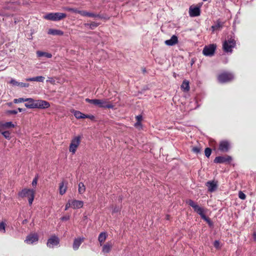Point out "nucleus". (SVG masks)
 <instances>
[{"instance_id":"obj_1","label":"nucleus","mask_w":256,"mask_h":256,"mask_svg":"<svg viewBox=\"0 0 256 256\" xmlns=\"http://www.w3.org/2000/svg\"><path fill=\"white\" fill-rule=\"evenodd\" d=\"M86 101L89 104L100 108H114V105L110 102L108 99L86 98Z\"/></svg>"},{"instance_id":"obj_2","label":"nucleus","mask_w":256,"mask_h":256,"mask_svg":"<svg viewBox=\"0 0 256 256\" xmlns=\"http://www.w3.org/2000/svg\"><path fill=\"white\" fill-rule=\"evenodd\" d=\"M35 192V190L33 189L24 188L20 190L18 194L20 197L22 198L26 197L29 204L31 205L34 198Z\"/></svg>"},{"instance_id":"obj_3","label":"nucleus","mask_w":256,"mask_h":256,"mask_svg":"<svg viewBox=\"0 0 256 256\" xmlns=\"http://www.w3.org/2000/svg\"><path fill=\"white\" fill-rule=\"evenodd\" d=\"M66 14L62 12H51L48 14L44 16V18L47 20L52 21H58L64 18Z\"/></svg>"},{"instance_id":"obj_4","label":"nucleus","mask_w":256,"mask_h":256,"mask_svg":"<svg viewBox=\"0 0 256 256\" xmlns=\"http://www.w3.org/2000/svg\"><path fill=\"white\" fill-rule=\"evenodd\" d=\"M236 46V40L234 38H230L224 40L223 42L222 48L224 52H232V49Z\"/></svg>"},{"instance_id":"obj_5","label":"nucleus","mask_w":256,"mask_h":256,"mask_svg":"<svg viewBox=\"0 0 256 256\" xmlns=\"http://www.w3.org/2000/svg\"><path fill=\"white\" fill-rule=\"evenodd\" d=\"M81 140L80 136H76L74 137L70 143L69 151L72 154H74L78 147Z\"/></svg>"},{"instance_id":"obj_6","label":"nucleus","mask_w":256,"mask_h":256,"mask_svg":"<svg viewBox=\"0 0 256 256\" xmlns=\"http://www.w3.org/2000/svg\"><path fill=\"white\" fill-rule=\"evenodd\" d=\"M216 47V45L214 44L206 46L204 48L202 53L206 56H212L214 54Z\"/></svg>"},{"instance_id":"obj_7","label":"nucleus","mask_w":256,"mask_h":256,"mask_svg":"<svg viewBox=\"0 0 256 256\" xmlns=\"http://www.w3.org/2000/svg\"><path fill=\"white\" fill-rule=\"evenodd\" d=\"M234 78V76L231 73L224 72L220 74L218 76L219 82L224 83L230 81Z\"/></svg>"},{"instance_id":"obj_8","label":"nucleus","mask_w":256,"mask_h":256,"mask_svg":"<svg viewBox=\"0 0 256 256\" xmlns=\"http://www.w3.org/2000/svg\"><path fill=\"white\" fill-rule=\"evenodd\" d=\"M60 240L56 236H52L48 239L46 245L50 248H54L58 246Z\"/></svg>"},{"instance_id":"obj_9","label":"nucleus","mask_w":256,"mask_h":256,"mask_svg":"<svg viewBox=\"0 0 256 256\" xmlns=\"http://www.w3.org/2000/svg\"><path fill=\"white\" fill-rule=\"evenodd\" d=\"M38 236L36 233L30 234L26 236L24 242L28 244H32L38 242Z\"/></svg>"},{"instance_id":"obj_10","label":"nucleus","mask_w":256,"mask_h":256,"mask_svg":"<svg viewBox=\"0 0 256 256\" xmlns=\"http://www.w3.org/2000/svg\"><path fill=\"white\" fill-rule=\"evenodd\" d=\"M50 106V104L47 101L42 100H36V108L45 109Z\"/></svg>"},{"instance_id":"obj_11","label":"nucleus","mask_w":256,"mask_h":256,"mask_svg":"<svg viewBox=\"0 0 256 256\" xmlns=\"http://www.w3.org/2000/svg\"><path fill=\"white\" fill-rule=\"evenodd\" d=\"M71 202L72 208L73 209H79L82 208L84 206V202L76 199L70 200Z\"/></svg>"},{"instance_id":"obj_12","label":"nucleus","mask_w":256,"mask_h":256,"mask_svg":"<svg viewBox=\"0 0 256 256\" xmlns=\"http://www.w3.org/2000/svg\"><path fill=\"white\" fill-rule=\"evenodd\" d=\"M232 158L229 156H217L215 158L214 162L216 163H224L226 162H230Z\"/></svg>"},{"instance_id":"obj_13","label":"nucleus","mask_w":256,"mask_h":256,"mask_svg":"<svg viewBox=\"0 0 256 256\" xmlns=\"http://www.w3.org/2000/svg\"><path fill=\"white\" fill-rule=\"evenodd\" d=\"M102 252L104 254H108L113 246V244L112 242H108L105 244H102Z\"/></svg>"},{"instance_id":"obj_14","label":"nucleus","mask_w":256,"mask_h":256,"mask_svg":"<svg viewBox=\"0 0 256 256\" xmlns=\"http://www.w3.org/2000/svg\"><path fill=\"white\" fill-rule=\"evenodd\" d=\"M36 100L32 98H27L24 106L28 108H36Z\"/></svg>"},{"instance_id":"obj_15","label":"nucleus","mask_w":256,"mask_h":256,"mask_svg":"<svg viewBox=\"0 0 256 256\" xmlns=\"http://www.w3.org/2000/svg\"><path fill=\"white\" fill-rule=\"evenodd\" d=\"M230 148V144L226 140L222 141L219 146V149L220 151L226 152Z\"/></svg>"},{"instance_id":"obj_16","label":"nucleus","mask_w":256,"mask_h":256,"mask_svg":"<svg viewBox=\"0 0 256 256\" xmlns=\"http://www.w3.org/2000/svg\"><path fill=\"white\" fill-rule=\"evenodd\" d=\"M189 14L190 16H196L200 14V7L191 6L189 10Z\"/></svg>"},{"instance_id":"obj_17","label":"nucleus","mask_w":256,"mask_h":256,"mask_svg":"<svg viewBox=\"0 0 256 256\" xmlns=\"http://www.w3.org/2000/svg\"><path fill=\"white\" fill-rule=\"evenodd\" d=\"M206 186L208 188V190L210 192L215 191L218 188L217 182L214 180L209 181L206 182Z\"/></svg>"},{"instance_id":"obj_18","label":"nucleus","mask_w":256,"mask_h":256,"mask_svg":"<svg viewBox=\"0 0 256 256\" xmlns=\"http://www.w3.org/2000/svg\"><path fill=\"white\" fill-rule=\"evenodd\" d=\"M84 237H80L75 238L74 241L72 244V248L74 250H78L82 243L84 240Z\"/></svg>"},{"instance_id":"obj_19","label":"nucleus","mask_w":256,"mask_h":256,"mask_svg":"<svg viewBox=\"0 0 256 256\" xmlns=\"http://www.w3.org/2000/svg\"><path fill=\"white\" fill-rule=\"evenodd\" d=\"M15 126V124H14L12 122H0V132L2 130L7 129V128H13Z\"/></svg>"},{"instance_id":"obj_20","label":"nucleus","mask_w":256,"mask_h":256,"mask_svg":"<svg viewBox=\"0 0 256 256\" xmlns=\"http://www.w3.org/2000/svg\"><path fill=\"white\" fill-rule=\"evenodd\" d=\"M178 42V37L174 35L172 36L170 40H166L164 44L169 46L175 45Z\"/></svg>"},{"instance_id":"obj_21","label":"nucleus","mask_w":256,"mask_h":256,"mask_svg":"<svg viewBox=\"0 0 256 256\" xmlns=\"http://www.w3.org/2000/svg\"><path fill=\"white\" fill-rule=\"evenodd\" d=\"M48 34L53 36H62L63 35L64 32L59 30L50 28L48 30Z\"/></svg>"},{"instance_id":"obj_22","label":"nucleus","mask_w":256,"mask_h":256,"mask_svg":"<svg viewBox=\"0 0 256 256\" xmlns=\"http://www.w3.org/2000/svg\"><path fill=\"white\" fill-rule=\"evenodd\" d=\"M44 77L42 76H38L34 78H27L26 80L27 82H43L44 80Z\"/></svg>"},{"instance_id":"obj_23","label":"nucleus","mask_w":256,"mask_h":256,"mask_svg":"<svg viewBox=\"0 0 256 256\" xmlns=\"http://www.w3.org/2000/svg\"><path fill=\"white\" fill-rule=\"evenodd\" d=\"M181 88L184 92H188L190 90L189 82L187 80H184L181 85Z\"/></svg>"},{"instance_id":"obj_24","label":"nucleus","mask_w":256,"mask_h":256,"mask_svg":"<svg viewBox=\"0 0 256 256\" xmlns=\"http://www.w3.org/2000/svg\"><path fill=\"white\" fill-rule=\"evenodd\" d=\"M107 234L106 232H101L98 238V240L100 242V246H102V243L106 240L107 238Z\"/></svg>"},{"instance_id":"obj_25","label":"nucleus","mask_w":256,"mask_h":256,"mask_svg":"<svg viewBox=\"0 0 256 256\" xmlns=\"http://www.w3.org/2000/svg\"><path fill=\"white\" fill-rule=\"evenodd\" d=\"M71 112L74 114V116L78 119L84 118V114L80 111L72 110Z\"/></svg>"},{"instance_id":"obj_26","label":"nucleus","mask_w":256,"mask_h":256,"mask_svg":"<svg viewBox=\"0 0 256 256\" xmlns=\"http://www.w3.org/2000/svg\"><path fill=\"white\" fill-rule=\"evenodd\" d=\"M36 55L38 57L44 56L47 58H51L52 57L51 54L39 50L36 52Z\"/></svg>"},{"instance_id":"obj_27","label":"nucleus","mask_w":256,"mask_h":256,"mask_svg":"<svg viewBox=\"0 0 256 256\" xmlns=\"http://www.w3.org/2000/svg\"><path fill=\"white\" fill-rule=\"evenodd\" d=\"M59 190L60 194L61 195L64 194L66 192V186L64 184V182H62L60 184Z\"/></svg>"},{"instance_id":"obj_28","label":"nucleus","mask_w":256,"mask_h":256,"mask_svg":"<svg viewBox=\"0 0 256 256\" xmlns=\"http://www.w3.org/2000/svg\"><path fill=\"white\" fill-rule=\"evenodd\" d=\"M86 188L82 182H80L78 184V192L80 194H83L85 192Z\"/></svg>"},{"instance_id":"obj_29","label":"nucleus","mask_w":256,"mask_h":256,"mask_svg":"<svg viewBox=\"0 0 256 256\" xmlns=\"http://www.w3.org/2000/svg\"><path fill=\"white\" fill-rule=\"evenodd\" d=\"M2 135L6 139L10 140V133L8 131H4L2 132Z\"/></svg>"},{"instance_id":"obj_30","label":"nucleus","mask_w":256,"mask_h":256,"mask_svg":"<svg viewBox=\"0 0 256 256\" xmlns=\"http://www.w3.org/2000/svg\"><path fill=\"white\" fill-rule=\"evenodd\" d=\"M222 25L220 22L216 23L215 25L212 26V28L213 31L219 30L220 28H222Z\"/></svg>"},{"instance_id":"obj_31","label":"nucleus","mask_w":256,"mask_h":256,"mask_svg":"<svg viewBox=\"0 0 256 256\" xmlns=\"http://www.w3.org/2000/svg\"><path fill=\"white\" fill-rule=\"evenodd\" d=\"M26 98H16L14 100V102L15 104L26 102Z\"/></svg>"},{"instance_id":"obj_32","label":"nucleus","mask_w":256,"mask_h":256,"mask_svg":"<svg viewBox=\"0 0 256 256\" xmlns=\"http://www.w3.org/2000/svg\"><path fill=\"white\" fill-rule=\"evenodd\" d=\"M5 232V224L4 222L0 223V232L4 233Z\"/></svg>"},{"instance_id":"obj_33","label":"nucleus","mask_w":256,"mask_h":256,"mask_svg":"<svg viewBox=\"0 0 256 256\" xmlns=\"http://www.w3.org/2000/svg\"><path fill=\"white\" fill-rule=\"evenodd\" d=\"M204 152H205L206 156L207 157H209L211 154L212 150H211L210 148H206Z\"/></svg>"},{"instance_id":"obj_34","label":"nucleus","mask_w":256,"mask_h":256,"mask_svg":"<svg viewBox=\"0 0 256 256\" xmlns=\"http://www.w3.org/2000/svg\"><path fill=\"white\" fill-rule=\"evenodd\" d=\"M196 212L198 214L201 216V217L202 216V215L204 214V210L201 207H200Z\"/></svg>"},{"instance_id":"obj_35","label":"nucleus","mask_w":256,"mask_h":256,"mask_svg":"<svg viewBox=\"0 0 256 256\" xmlns=\"http://www.w3.org/2000/svg\"><path fill=\"white\" fill-rule=\"evenodd\" d=\"M238 197L241 200H244L246 198V196L244 192H238Z\"/></svg>"},{"instance_id":"obj_36","label":"nucleus","mask_w":256,"mask_h":256,"mask_svg":"<svg viewBox=\"0 0 256 256\" xmlns=\"http://www.w3.org/2000/svg\"><path fill=\"white\" fill-rule=\"evenodd\" d=\"M70 208H72L71 202L70 200H68V202L66 204L64 208L65 210H68Z\"/></svg>"},{"instance_id":"obj_37","label":"nucleus","mask_w":256,"mask_h":256,"mask_svg":"<svg viewBox=\"0 0 256 256\" xmlns=\"http://www.w3.org/2000/svg\"><path fill=\"white\" fill-rule=\"evenodd\" d=\"M10 83L14 86H19L20 82L16 81L15 80L12 79L10 81Z\"/></svg>"},{"instance_id":"obj_38","label":"nucleus","mask_w":256,"mask_h":256,"mask_svg":"<svg viewBox=\"0 0 256 256\" xmlns=\"http://www.w3.org/2000/svg\"><path fill=\"white\" fill-rule=\"evenodd\" d=\"M187 204L190 206L192 208L196 205V203H195L194 201L191 200H189L187 201Z\"/></svg>"},{"instance_id":"obj_39","label":"nucleus","mask_w":256,"mask_h":256,"mask_svg":"<svg viewBox=\"0 0 256 256\" xmlns=\"http://www.w3.org/2000/svg\"><path fill=\"white\" fill-rule=\"evenodd\" d=\"M19 86L22 88H28L29 86V84L28 83L20 82V83Z\"/></svg>"},{"instance_id":"obj_40","label":"nucleus","mask_w":256,"mask_h":256,"mask_svg":"<svg viewBox=\"0 0 256 256\" xmlns=\"http://www.w3.org/2000/svg\"><path fill=\"white\" fill-rule=\"evenodd\" d=\"M192 150L193 152L198 154L200 152V149L198 147L195 146L192 148Z\"/></svg>"},{"instance_id":"obj_41","label":"nucleus","mask_w":256,"mask_h":256,"mask_svg":"<svg viewBox=\"0 0 256 256\" xmlns=\"http://www.w3.org/2000/svg\"><path fill=\"white\" fill-rule=\"evenodd\" d=\"M214 247L216 248H220V244L219 241H218V240H216L214 242Z\"/></svg>"},{"instance_id":"obj_42","label":"nucleus","mask_w":256,"mask_h":256,"mask_svg":"<svg viewBox=\"0 0 256 256\" xmlns=\"http://www.w3.org/2000/svg\"><path fill=\"white\" fill-rule=\"evenodd\" d=\"M78 13L80 14L82 16H86L88 12L86 11L79 10L78 11Z\"/></svg>"},{"instance_id":"obj_43","label":"nucleus","mask_w":256,"mask_h":256,"mask_svg":"<svg viewBox=\"0 0 256 256\" xmlns=\"http://www.w3.org/2000/svg\"><path fill=\"white\" fill-rule=\"evenodd\" d=\"M202 218L204 219V220H206V222H208L209 224H210V220L205 216V214L202 215Z\"/></svg>"},{"instance_id":"obj_44","label":"nucleus","mask_w":256,"mask_h":256,"mask_svg":"<svg viewBox=\"0 0 256 256\" xmlns=\"http://www.w3.org/2000/svg\"><path fill=\"white\" fill-rule=\"evenodd\" d=\"M37 182H38V178H34L32 182V186H36L37 184Z\"/></svg>"},{"instance_id":"obj_45","label":"nucleus","mask_w":256,"mask_h":256,"mask_svg":"<svg viewBox=\"0 0 256 256\" xmlns=\"http://www.w3.org/2000/svg\"><path fill=\"white\" fill-rule=\"evenodd\" d=\"M90 118V119L92 120H93L94 118V116L93 115L84 114V118Z\"/></svg>"},{"instance_id":"obj_46","label":"nucleus","mask_w":256,"mask_h":256,"mask_svg":"<svg viewBox=\"0 0 256 256\" xmlns=\"http://www.w3.org/2000/svg\"><path fill=\"white\" fill-rule=\"evenodd\" d=\"M7 113L9 114H16L18 112L16 110H10L7 112Z\"/></svg>"},{"instance_id":"obj_47","label":"nucleus","mask_w":256,"mask_h":256,"mask_svg":"<svg viewBox=\"0 0 256 256\" xmlns=\"http://www.w3.org/2000/svg\"><path fill=\"white\" fill-rule=\"evenodd\" d=\"M66 10H69V11H71V12H75V13H78V10H77L76 9L70 8H66Z\"/></svg>"},{"instance_id":"obj_48","label":"nucleus","mask_w":256,"mask_h":256,"mask_svg":"<svg viewBox=\"0 0 256 256\" xmlns=\"http://www.w3.org/2000/svg\"><path fill=\"white\" fill-rule=\"evenodd\" d=\"M136 119L137 122H140L142 120V116L140 115H138L136 116Z\"/></svg>"},{"instance_id":"obj_49","label":"nucleus","mask_w":256,"mask_h":256,"mask_svg":"<svg viewBox=\"0 0 256 256\" xmlns=\"http://www.w3.org/2000/svg\"><path fill=\"white\" fill-rule=\"evenodd\" d=\"M96 16V14H92V13H90V12H88V13H87V16H88V17H94V16Z\"/></svg>"},{"instance_id":"obj_50","label":"nucleus","mask_w":256,"mask_h":256,"mask_svg":"<svg viewBox=\"0 0 256 256\" xmlns=\"http://www.w3.org/2000/svg\"><path fill=\"white\" fill-rule=\"evenodd\" d=\"M70 219V216H64L62 218V220H68Z\"/></svg>"},{"instance_id":"obj_51","label":"nucleus","mask_w":256,"mask_h":256,"mask_svg":"<svg viewBox=\"0 0 256 256\" xmlns=\"http://www.w3.org/2000/svg\"><path fill=\"white\" fill-rule=\"evenodd\" d=\"M200 208V206L196 204V205L193 207V208L194 209V211L196 212Z\"/></svg>"},{"instance_id":"obj_52","label":"nucleus","mask_w":256,"mask_h":256,"mask_svg":"<svg viewBox=\"0 0 256 256\" xmlns=\"http://www.w3.org/2000/svg\"><path fill=\"white\" fill-rule=\"evenodd\" d=\"M135 126H136V128L140 127V126H141V124H140V122H137L135 124Z\"/></svg>"},{"instance_id":"obj_53","label":"nucleus","mask_w":256,"mask_h":256,"mask_svg":"<svg viewBox=\"0 0 256 256\" xmlns=\"http://www.w3.org/2000/svg\"><path fill=\"white\" fill-rule=\"evenodd\" d=\"M98 26V24L96 23H92L90 24V28H92L94 27H96Z\"/></svg>"},{"instance_id":"obj_54","label":"nucleus","mask_w":256,"mask_h":256,"mask_svg":"<svg viewBox=\"0 0 256 256\" xmlns=\"http://www.w3.org/2000/svg\"><path fill=\"white\" fill-rule=\"evenodd\" d=\"M253 238L254 240L256 241V233L254 232L253 234Z\"/></svg>"},{"instance_id":"obj_55","label":"nucleus","mask_w":256,"mask_h":256,"mask_svg":"<svg viewBox=\"0 0 256 256\" xmlns=\"http://www.w3.org/2000/svg\"><path fill=\"white\" fill-rule=\"evenodd\" d=\"M10 4V6H8V7L6 8H12V4Z\"/></svg>"},{"instance_id":"obj_56","label":"nucleus","mask_w":256,"mask_h":256,"mask_svg":"<svg viewBox=\"0 0 256 256\" xmlns=\"http://www.w3.org/2000/svg\"><path fill=\"white\" fill-rule=\"evenodd\" d=\"M18 110L20 112H22V108H18Z\"/></svg>"},{"instance_id":"obj_57","label":"nucleus","mask_w":256,"mask_h":256,"mask_svg":"<svg viewBox=\"0 0 256 256\" xmlns=\"http://www.w3.org/2000/svg\"><path fill=\"white\" fill-rule=\"evenodd\" d=\"M118 210H119V208H118L116 210H114V212H118Z\"/></svg>"},{"instance_id":"obj_58","label":"nucleus","mask_w":256,"mask_h":256,"mask_svg":"<svg viewBox=\"0 0 256 256\" xmlns=\"http://www.w3.org/2000/svg\"><path fill=\"white\" fill-rule=\"evenodd\" d=\"M0 16H2V14H0Z\"/></svg>"}]
</instances>
